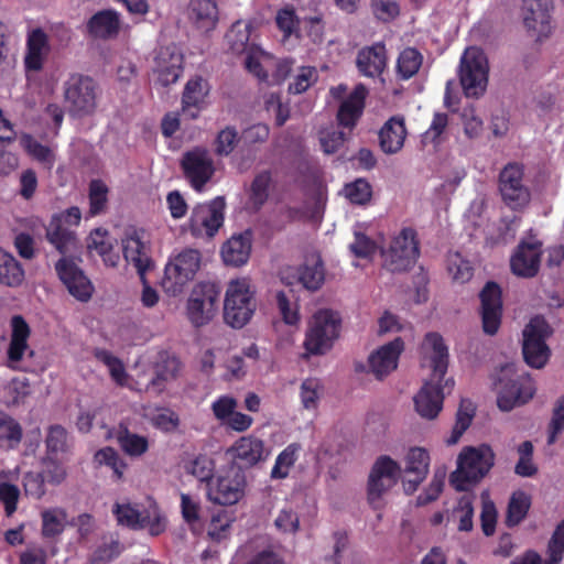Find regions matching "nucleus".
<instances>
[{"mask_svg":"<svg viewBox=\"0 0 564 564\" xmlns=\"http://www.w3.org/2000/svg\"><path fill=\"white\" fill-rule=\"evenodd\" d=\"M423 347L432 350L429 357L432 375L414 397V405L422 417L432 420L441 412L445 390L451 392L454 379L444 380L448 368V348L443 337L438 333H427Z\"/></svg>","mask_w":564,"mask_h":564,"instance_id":"f257e3e1","label":"nucleus"},{"mask_svg":"<svg viewBox=\"0 0 564 564\" xmlns=\"http://www.w3.org/2000/svg\"><path fill=\"white\" fill-rule=\"evenodd\" d=\"M496 454L488 444L466 446L457 457V468L451 475V484L457 491H466L478 484L495 465Z\"/></svg>","mask_w":564,"mask_h":564,"instance_id":"f03ea898","label":"nucleus"},{"mask_svg":"<svg viewBox=\"0 0 564 564\" xmlns=\"http://www.w3.org/2000/svg\"><path fill=\"white\" fill-rule=\"evenodd\" d=\"M499 394L497 404L502 411L527 403L534 395V382L525 371L518 373L514 365H506L498 379Z\"/></svg>","mask_w":564,"mask_h":564,"instance_id":"7ed1b4c3","label":"nucleus"},{"mask_svg":"<svg viewBox=\"0 0 564 564\" xmlns=\"http://www.w3.org/2000/svg\"><path fill=\"white\" fill-rule=\"evenodd\" d=\"M64 99L74 118L93 116L97 110L98 85L87 75L72 74L65 80Z\"/></svg>","mask_w":564,"mask_h":564,"instance_id":"20e7f679","label":"nucleus"},{"mask_svg":"<svg viewBox=\"0 0 564 564\" xmlns=\"http://www.w3.org/2000/svg\"><path fill=\"white\" fill-rule=\"evenodd\" d=\"M382 265L392 273L411 270L420 257V241L416 231L411 227L402 228L394 236L389 247L381 252Z\"/></svg>","mask_w":564,"mask_h":564,"instance_id":"39448f33","label":"nucleus"},{"mask_svg":"<svg viewBox=\"0 0 564 564\" xmlns=\"http://www.w3.org/2000/svg\"><path fill=\"white\" fill-rule=\"evenodd\" d=\"M340 318L332 310L317 311L305 334L304 348L308 355H324L339 337Z\"/></svg>","mask_w":564,"mask_h":564,"instance_id":"423d86ee","label":"nucleus"},{"mask_svg":"<svg viewBox=\"0 0 564 564\" xmlns=\"http://www.w3.org/2000/svg\"><path fill=\"white\" fill-rule=\"evenodd\" d=\"M488 59L482 50L467 47L460 58L459 83L466 97L484 95L488 84Z\"/></svg>","mask_w":564,"mask_h":564,"instance_id":"0eeeda50","label":"nucleus"},{"mask_svg":"<svg viewBox=\"0 0 564 564\" xmlns=\"http://www.w3.org/2000/svg\"><path fill=\"white\" fill-rule=\"evenodd\" d=\"M256 311L253 292L247 280L231 281L224 302V319L232 328L243 327Z\"/></svg>","mask_w":564,"mask_h":564,"instance_id":"6e6552de","label":"nucleus"},{"mask_svg":"<svg viewBox=\"0 0 564 564\" xmlns=\"http://www.w3.org/2000/svg\"><path fill=\"white\" fill-rule=\"evenodd\" d=\"M552 328L543 316H534L523 329L522 354L524 361L532 368H543L551 355L546 338Z\"/></svg>","mask_w":564,"mask_h":564,"instance_id":"1a4fd4ad","label":"nucleus"},{"mask_svg":"<svg viewBox=\"0 0 564 564\" xmlns=\"http://www.w3.org/2000/svg\"><path fill=\"white\" fill-rule=\"evenodd\" d=\"M200 265V253L186 249L171 260L164 269L161 285L165 293L176 296L191 282Z\"/></svg>","mask_w":564,"mask_h":564,"instance_id":"9d476101","label":"nucleus"},{"mask_svg":"<svg viewBox=\"0 0 564 564\" xmlns=\"http://www.w3.org/2000/svg\"><path fill=\"white\" fill-rule=\"evenodd\" d=\"M184 72V54L173 42L161 44L153 56V85L155 88H167L178 82Z\"/></svg>","mask_w":564,"mask_h":564,"instance_id":"9b49d317","label":"nucleus"},{"mask_svg":"<svg viewBox=\"0 0 564 564\" xmlns=\"http://www.w3.org/2000/svg\"><path fill=\"white\" fill-rule=\"evenodd\" d=\"M226 202L217 196L208 203L197 204L192 209L187 230L194 238H213L225 220Z\"/></svg>","mask_w":564,"mask_h":564,"instance_id":"f8f14e48","label":"nucleus"},{"mask_svg":"<svg viewBox=\"0 0 564 564\" xmlns=\"http://www.w3.org/2000/svg\"><path fill=\"white\" fill-rule=\"evenodd\" d=\"M498 189L502 202L512 210L523 209L531 199V192L524 184V169L520 163H508L499 173Z\"/></svg>","mask_w":564,"mask_h":564,"instance_id":"ddd939ff","label":"nucleus"},{"mask_svg":"<svg viewBox=\"0 0 564 564\" xmlns=\"http://www.w3.org/2000/svg\"><path fill=\"white\" fill-rule=\"evenodd\" d=\"M119 524L130 529H149L151 535H159L165 530V521L155 502L139 510L131 503H115L112 508Z\"/></svg>","mask_w":564,"mask_h":564,"instance_id":"4468645a","label":"nucleus"},{"mask_svg":"<svg viewBox=\"0 0 564 564\" xmlns=\"http://www.w3.org/2000/svg\"><path fill=\"white\" fill-rule=\"evenodd\" d=\"M220 289L210 282H200L192 291L187 302V316L196 326L208 324L218 311Z\"/></svg>","mask_w":564,"mask_h":564,"instance_id":"2eb2a0df","label":"nucleus"},{"mask_svg":"<svg viewBox=\"0 0 564 564\" xmlns=\"http://www.w3.org/2000/svg\"><path fill=\"white\" fill-rule=\"evenodd\" d=\"M400 465L390 456L382 455L375 462L368 479V501L375 508L380 507V499L399 480Z\"/></svg>","mask_w":564,"mask_h":564,"instance_id":"dca6fc26","label":"nucleus"},{"mask_svg":"<svg viewBox=\"0 0 564 564\" xmlns=\"http://www.w3.org/2000/svg\"><path fill=\"white\" fill-rule=\"evenodd\" d=\"M181 169L192 188L198 193L204 191L216 171L213 158L203 148L185 152L181 160Z\"/></svg>","mask_w":564,"mask_h":564,"instance_id":"f3484780","label":"nucleus"},{"mask_svg":"<svg viewBox=\"0 0 564 564\" xmlns=\"http://www.w3.org/2000/svg\"><path fill=\"white\" fill-rule=\"evenodd\" d=\"M246 477L238 469L230 468L219 474L215 481L208 484L207 497L214 503L231 506L237 503L245 494Z\"/></svg>","mask_w":564,"mask_h":564,"instance_id":"a211bd4d","label":"nucleus"},{"mask_svg":"<svg viewBox=\"0 0 564 564\" xmlns=\"http://www.w3.org/2000/svg\"><path fill=\"white\" fill-rule=\"evenodd\" d=\"M479 314L485 334L494 336L498 333L503 313L502 290L495 281H488L478 294Z\"/></svg>","mask_w":564,"mask_h":564,"instance_id":"6ab92c4d","label":"nucleus"},{"mask_svg":"<svg viewBox=\"0 0 564 564\" xmlns=\"http://www.w3.org/2000/svg\"><path fill=\"white\" fill-rule=\"evenodd\" d=\"M56 274L68 293L79 302H88L95 288L73 258L62 257L54 265Z\"/></svg>","mask_w":564,"mask_h":564,"instance_id":"aec40b11","label":"nucleus"},{"mask_svg":"<svg viewBox=\"0 0 564 564\" xmlns=\"http://www.w3.org/2000/svg\"><path fill=\"white\" fill-rule=\"evenodd\" d=\"M553 0H523L521 15L525 30L538 35L552 31Z\"/></svg>","mask_w":564,"mask_h":564,"instance_id":"412c9836","label":"nucleus"},{"mask_svg":"<svg viewBox=\"0 0 564 564\" xmlns=\"http://www.w3.org/2000/svg\"><path fill=\"white\" fill-rule=\"evenodd\" d=\"M541 254L542 242L539 239L522 240L510 259L512 273L521 278L535 276L540 269Z\"/></svg>","mask_w":564,"mask_h":564,"instance_id":"4be33fe9","label":"nucleus"},{"mask_svg":"<svg viewBox=\"0 0 564 564\" xmlns=\"http://www.w3.org/2000/svg\"><path fill=\"white\" fill-rule=\"evenodd\" d=\"M368 94V88L364 84H358L341 100L336 113L339 127L347 129L349 132L356 128L364 115Z\"/></svg>","mask_w":564,"mask_h":564,"instance_id":"5701e85b","label":"nucleus"},{"mask_svg":"<svg viewBox=\"0 0 564 564\" xmlns=\"http://www.w3.org/2000/svg\"><path fill=\"white\" fill-rule=\"evenodd\" d=\"M404 350L402 338L397 337L388 344L382 345L368 358L369 370L378 380H382L394 371L401 352Z\"/></svg>","mask_w":564,"mask_h":564,"instance_id":"b1692460","label":"nucleus"},{"mask_svg":"<svg viewBox=\"0 0 564 564\" xmlns=\"http://www.w3.org/2000/svg\"><path fill=\"white\" fill-rule=\"evenodd\" d=\"M234 460L243 468H250L263 462L270 455L264 442L253 435L239 437L228 449Z\"/></svg>","mask_w":564,"mask_h":564,"instance_id":"393cba45","label":"nucleus"},{"mask_svg":"<svg viewBox=\"0 0 564 564\" xmlns=\"http://www.w3.org/2000/svg\"><path fill=\"white\" fill-rule=\"evenodd\" d=\"M11 337L7 350L8 362L12 369H18V364L23 359V356L29 352L33 356V350L29 347V338L31 329L26 321L21 315H14L11 318Z\"/></svg>","mask_w":564,"mask_h":564,"instance_id":"a878e982","label":"nucleus"},{"mask_svg":"<svg viewBox=\"0 0 564 564\" xmlns=\"http://www.w3.org/2000/svg\"><path fill=\"white\" fill-rule=\"evenodd\" d=\"M275 22L281 32L284 35H292L301 30L307 33L319 34L324 31L323 20L321 15L305 18L300 20L295 13V10L291 7H285L278 11Z\"/></svg>","mask_w":564,"mask_h":564,"instance_id":"bb28decb","label":"nucleus"},{"mask_svg":"<svg viewBox=\"0 0 564 564\" xmlns=\"http://www.w3.org/2000/svg\"><path fill=\"white\" fill-rule=\"evenodd\" d=\"M430 468V454L423 447H412L409 449L405 457L404 471L408 475H413L404 481V490L406 494L414 492L419 485L426 478Z\"/></svg>","mask_w":564,"mask_h":564,"instance_id":"cd10ccee","label":"nucleus"},{"mask_svg":"<svg viewBox=\"0 0 564 564\" xmlns=\"http://www.w3.org/2000/svg\"><path fill=\"white\" fill-rule=\"evenodd\" d=\"M45 239L62 257L73 258L82 247L74 229L63 227L52 220L45 228Z\"/></svg>","mask_w":564,"mask_h":564,"instance_id":"c85d7f7f","label":"nucleus"},{"mask_svg":"<svg viewBox=\"0 0 564 564\" xmlns=\"http://www.w3.org/2000/svg\"><path fill=\"white\" fill-rule=\"evenodd\" d=\"M209 94L208 82L202 76H195L187 80L182 94V110L195 119L204 108L205 99Z\"/></svg>","mask_w":564,"mask_h":564,"instance_id":"c756f323","label":"nucleus"},{"mask_svg":"<svg viewBox=\"0 0 564 564\" xmlns=\"http://www.w3.org/2000/svg\"><path fill=\"white\" fill-rule=\"evenodd\" d=\"M358 70L367 77L380 76L387 66V52L382 43L364 47L357 55Z\"/></svg>","mask_w":564,"mask_h":564,"instance_id":"7c9ffc66","label":"nucleus"},{"mask_svg":"<svg viewBox=\"0 0 564 564\" xmlns=\"http://www.w3.org/2000/svg\"><path fill=\"white\" fill-rule=\"evenodd\" d=\"M406 137L403 117H391L379 131L381 150L387 154L398 153L404 144Z\"/></svg>","mask_w":564,"mask_h":564,"instance_id":"2f4dec72","label":"nucleus"},{"mask_svg":"<svg viewBox=\"0 0 564 564\" xmlns=\"http://www.w3.org/2000/svg\"><path fill=\"white\" fill-rule=\"evenodd\" d=\"M251 252V232L249 230L234 235L221 247V257L226 264L241 267L247 263Z\"/></svg>","mask_w":564,"mask_h":564,"instance_id":"473e14b6","label":"nucleus"},{"mask_svg":"<svg viewBox=\"0 0 564 564\" xmlns=\"http://www.w3.org/2000/svg\"><path fill=\"white\" fill-rule=\"evenodd\" d=\"M188 18L196 31L208 33L215 29L218 21L217 6L213 0H192Z\"/></svg>","mask_w":564,"mask_h":564,"instance_id":"72a5a7b5","label":"nucleus"},{"mask_svg":"<svg viewBox=\"0 0 564 564\" xmlns=\"http://www.w3.org/2000/svg\"><path fill=\"white\" fill-rule=\"evenodd\" d=\"M122 252L124 259L134 265L140 278L144 279L145 272L152 265V260L148 256L145 245L135 232L122 240Z\"/></svg>","mask_w":564,"mask_h":564,"instance_id":"f704fd0d","label":"nucleus"},{"mask_svg":"<svg viewBox=\"0 0 564 564\" xmlns=\"http://www.w3.org/2000/svg\"><path fill=\"white\" fill-rule=\"evenodd\" d=\"M116 440L120 448L131 457H139L149 449L145 436L132 433L126 424L120 423L116 430Z\"/></svg>","mask_w":564,"mask_h":564,"instance_id":"c9c22d12","label":"nucleus"},{"mask_svg":"<svg viewBox=\"0 0 564 564\" xmlns=\"http://www.w3.org/2000/svg\"><path fill=\"white\" fill-rule=\"evenodd\" d=\"M48 37H28L24 67L26 72H39L50 53Z\"/></svg>","mask_w":564,"mask_h":564,"instance_id":"e433bc0d","label":"nucleus"},{"mask_svg":"<svg viewBox=\"0 0 564 564\" xmlns=\"http://www.w3.org/2000/svg\"><path fill=\"white\" fill-rule=\"evenodd\" d=\"M181 367L182 364L176 356L167 352L160 354L159 361L155 365V377L151 380L150 386L161 391L166 381L176 378Z\"/></svg>","mask_w":564,"mask_h":564,"instance_id":"4c0bfd02","label":"nucleus"},{"mask_svg":"<svg viewBox=\"0 0 564 564\" xmlns=\"http://www.w3.org/2000/svg\"><path fill=\"white\" fill-rule=\"evenodd\" d=\"M24 280V270L20 262L0 248V285L19 286Z\"/></svg>","mask_w":564,"mask_h":564,"instance_id":"58836bf2","label":"nucleus"},{"mask_svg":"<svg viewBox=\"0 0 564 564\" xmlns=\"http://www.w3.org/2000/svg\"><path fill=\"white\" fill-rule=\"evenodd\" d=\"M45 447L47 456L66 454L72 448V438L67 430L61 424L50 425L45 437Z\"/></svg>","mask_w":564,"mask_h":564,"instance_id":"ea45409f","label":"nucleus"},{"mask_svg":"<svg viewBox=\"0 0 564 564\" xmlns=\"http://www.w3.org/2000/svg\"><path fill=\"white\" fill-rule=\"evenodd\" d=\"M119 14L112 10L99 11L88 22L91 35H115L119 32Z\"/></svg>","mask_w":564,"mask_h":564,"instance_id":"a19ab883","label":"nucleus"},{"mask_svg":"<svg viewBox=\"0 0 564 564\" xmlns=\"http://www.w3.org/2000/svg\"><path fill=\"white\" fill-rule=\"evenodd\" d=\"M272 185V173L264 170L256 174L249 191V203L254 210H260L267 203Z\"/></svg>","mask_w":564,"mask_h":564,"instance_id":"79ce46f5","label":"nucleus"},{"mask_svg":"<svg viewBox=\"0 0 564 564\" xmlns=\"http://www.w3.org/2000/svg\"><path fill=\"white\" fill-rule=\"evenodd\" d=\"M531 507V498L524 491L518 490L510 497L507 508L506 525L513 528L527 517Z\"/></svg>","mask_w":564,"mask_h":564,"instance_id":"37998d69","label":"nucleus"},{"mask_svg":"<svg viewBox=\"0 0 564 564\" xmlns=\"http://www.w3.org/2000/svg\"><path fill=\"white\" fill-rule=\"evenodd\" d=\"M475 405L470 400L463 399L460 401L452 434L446 441L448 445L456 444L466 432V430L470 426L475 415Z\"/></svg>","mask_w":564,"mask_h":564,"instance_id":"c03bdc74","label":"nucleus"},{"mask_svg":"<svg viewBox=\"0 0 564 564\" xmlns=\"http://www.w3.org/2000/svg\"><path fill=\"white\" fill-rule=\"evenodd\" d=\"M301 449V445L292 443L288 445L276 457L275 463L271 469V478L284 479L289 476L290 469L294 466L297 460V453Z\"/></svg>","mask_w":564,"mask_h":564,"instance_id":"a18cd8bd","label":"nucleus"},{"mask_svg":"<svg viewBox=\"0 0 564 564\" xmlns=\"http://www.w3.org/2000/svg\"><path fill=\"white\" fill-rule=\"evenodd\" d=\"M241 134L234 126H227L221 129L214 141V152L217 156L224 158L230 155L237 148Z\"/></svg>","mask_w":564,"mask_h":564,"instance_id":"49530a36","label":"nucleus"},{"mask_svg":"<svg viewBox=\"0 0 564 564\" xmlns=\"http://www.w3.org/2000/svg\"><path fill=\"white\" fill-rule=\"evenodd\" d=\"M421 65V53L415 48H405L400 53V56L398 58V74L402 79H410L419 72Z\"/></svg>","mask_w":564,"mask_h":564,"instance_id":"de8ad7c7","label":"nucleus"},{"mask_svg":"<svg viewBox=\"0 0 564 564\" xmlns=\"http://www.w3.org/2000/svg\"><path fill=\"white\" fill-rule=\"evenodd\" d=\"M94 463L98 466L111 468L117 479L122 478L123 470L127 467V464L119 456L118 452L110 446L98 449L94 455Z\"/></svg>","mask_w":564,"mask_h":564,"instance_id":"09e8293b","label":"nucleus"},{"mask_svg":"<svg viewBox=\"0 0 564 564\" xmlns=\"http://www.w3.org/2000/svg\"><path fill=\"white\" fill-rule=\"evenodd\" d=\"M323 392V386L317 378H306L300 387V399L305 410H316Z\"/></svg>","mask_w":564,"mask_h":564,"instance_id":"8fccbe9b","label":"nucleus"},{"mask_svg":"<svg viewBox=\"0 0 564 564\" xmlns=\"http://www.w3.org/2000/svg\"><path fill=\"white\" fill-rule=\"evenodd\" d=\"M42 518V535L51 539L61 534L64 530L63 521L66 518L64 510L54 508L46 509L41 513Z\"/></svg>","mask_w":564,"mask_h":564,"instance_id":"3c124183","label":"nucleus"},{"mask_svg":"<svg viewBox=\"0 0 564 564\" xmlns=\"http://www.w3.org/2000/svg\"><path fill=\"white\" fill-rule=\"evenodd\" d=\"M297 275L299 281L305 289L316 291L322 286L325 279L323 263L303 264L297 269Z\"/></svg>","mask_w":564,"mask_h":564,"instance_id":"603ef678","label":"nucleus"},{"mask_svg":"<svg viewBox=\"0 0 564 564\" xmlns=\"http://www.w3.org/2000/svg\"><path fill=\"white\" fill-rule=\"evenodd\" d=\"M22 427L10 415H0V442H6L7 448L17 447L22 440Z\"/></svg>","mask_w":564,"mask_h":564,"instance_id":"864d4df0","label":"nucleus"},{"mask_svg":"<svg viewBox=\"0 0 564 564\" xmlns=\"http://www.w3.org/2000/svg\"><path fill=\"white\" fill-rule=\"evenodd\" d=\"M186 470L199 481H205L208 485L213 480L215 463L207 455L199 454L186 465Z\"/></svg>","mask_w":564,"mask_h":564,"instance_id":"5fc2aeb1","label":"nucleus"},{"mask_svg":"<svg viewBox=\"0 0 564 564\" xmlns=\"http://www.w3.org/2000/svg\"><path fill=\"white\" fill-rule=\"evenodd\" d=\"M89 213L91 216L101 214L108 202V187L100 180H93L89 184Z\"/></svg>","mask_w":564,"mask_h":564,"instance_id":"6e6d98bb","label":"nucleus"},{"mask_svg":"<svg viewBox=\"0 0 564 564\" xmlns=\"http://www.w3.org/2000/svg\"><path fill=\"white\" fill-rule=\"evenodd\" d=\"M24 495L29 498L40 500L46 494V480L41 471H28L22 477Z\"/></svg>","mask_w":564,"mask_h":564,"instance_id":"4d7b16f0","label":"nucleus"},{"mask_svg":"<svg viewBox=\"0 0 564 564\" xmlns=\"http://www.w3.org/2000/svg\"><path fill=\"white\" fill-rule=\"evenodd\" d=\"M447 269L453 279L460 283L468 282L474 275V268L470 262L458 252L448 257Z\"/></svg>","mask_w":564,"mask_h":564,"instance_id":"13d9d810","label":"nucleus"},{"mask_svg":"<svg viewBox=\"0 0 564 564\" xmlns=\"http://www.w3.org/2000/svg\"><path fill=\"white\" fill-rule=\"evenodd\" d=\"M23 145L28 154H30L34 160L46 165L48 169L52 167L55 158L47 145L42 144L31 135L23 138Z\"/></svg>","mask_w":564,"mask_h":564,"instance_id":"bf43d9fd","label":"nucleus"},{"mask_svg":"<svg viewBox=\"0 0 564 564\" xmlns=\"http://www.w3.org/2000/svg\"><path fill=\"white\" fill-rule=\"evenodd\" d=\"M344 192L350 203L357 205L368 203L372 196L371 185L364 178H358L352 183L346 184Z\"/></svg>","mask_w":564,"mask_h":564,"instance_id":"052dcab7","label":"nucleus"},{"mask_svg":"<svg viewBox=\"0 0 564 564\" xmlns=\"http://www.w3.org/2000/svg\"><path fill=\"white\" fill-rule=\"evenodd\" d=\"M42 465L44 466V470L42 473L50 485L58 486L66 479V467L57 460V457L46 455L42 459Z\"/></svg>","mask_w":564,"mask_h":564,"instance_id":"680f3d73","label":"nucleus"},{"mask_svg":"<svg viewBox=\"0 0 564 564\" xmlns=\"http://www.w3.org/2000/svg\"><path fill=\"white\" fill-rule=\"evenodd\" d=\"M460 117L466 137L469 139L478 138L482 132L484 122L481 118L476 115L474 105L465 106Z\"/></svg>","mask_w":564,"mask_h":564,"instance_id":"e2e57ef3","label":"nucleus"},{"mask_svg":"<svg viewBox=\"0 0 564 564\" xmlns=\"http://www.w3.org/2000/svg\"><path fill=\"white\" fill-rule=\"evenodd\" d=\"M97 357L109 368L110 376L117 384H126L127 372L122 361L119 358L106 350L99 351Z\"/></svg>","mask_w":564,"mask_h":564,"instance_id":"0e129e2a","label":"nucleus"},{"mask_svg":"<svg viewBox=\"0 0 564 564\" xmlns=\"http://www.w3.org/2000/svg\"><path fill=\"white\" fill-rule=\"evenodd\" d=\"M349 250L356 258L369 259L377 250L376 242L362 232H355V240L349 245Z\"/></svg>","mask_w":564,"mask_h":564,"instance_id":"69168bd1","label":"nucleus"},{"mask_svg":"<svg viewBox=\"0 0 564 564\" xmlns=\"http://www.w3.org/2000/svg\"><path fill=\"white\" fill-rule=\"evenodd\" d=\"M564 431V394L556 401L549 424L547 444H553L557 435Z\"/></svg>","mask_w":564,"mask_h":564,"instance_id":"338daca9","label":"nucleus"},{"mask_svg":"<svg viewBox=\"0 0 564 564\" xmlns=\"http://www.w3.org/2000/svg\"><path fill=\"white\" fill-rule=\"evenodd\" d=\"M564 431V394L556 401L549 424L547 444H553L557 435Z\"/></svg>","mask_w":564,"mask_h":564,"instance_id":"774afa93","label":"nucleus"}]
</instances>
